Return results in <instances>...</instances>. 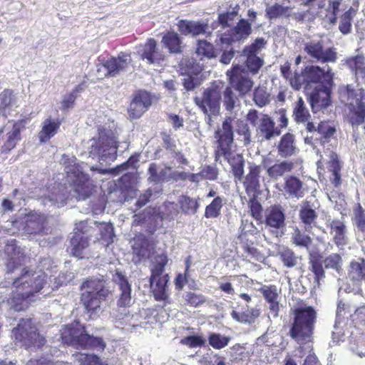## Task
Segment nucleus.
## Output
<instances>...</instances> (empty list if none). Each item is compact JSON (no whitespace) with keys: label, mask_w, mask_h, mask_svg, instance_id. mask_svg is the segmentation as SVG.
Wrapping results in <instances>:
<instances>
[{"label":"nucleus","mask_w":365,"mask_h":365,"mask_svg":"<svg viewBox=\"0 0 365 365\" xmlns=\"http://www.w3.org/2000/svg\"><path fill=\"white\" fill-rule=\"evenodd\" d=\"M46 284V274L41 272H30L24 269L19 277L14 280L11 296L8 304L14 311L24 310L34 294L39 292Z\"/></svg>","instance_id":"nucleus-1"},{"label":"nucleus","mask_w":365,"mask_h":365,"mask_svg":"<svg viewBox=\"0 0 365 365\" xmlns=\"http://www.w3.org/2000/svg\"><path fill=\"white\" fill-rule=\"evenodd\" d=\"M98 137H93L88 142L89 156L98 158L101 163L110 164L117 157V140L115 133L108 128L100 126Z\"/></svg>","instance_id":"nucleus-2"},{"label":"nucleus","mask_w":365,"mask_h":365,"mask_svg":"<svg viewBox=\"0 0 365 365\" xmlns=\"http://www.w3.org/2000/svg\"><path fill=\"white\" fill-rule=\"evenodd\" d=\"M84 290L81 301L91 317L96 316L101 311V306L106 299L110 292L106 287V281L101 278L93 277L87 279L81 286Z\"/></svg>","instance_id":"nucleus-3"},{"label":"nucleus","mask_w":365,"mask_h":365,"mask_svg":"<svg viewBox=\"0 0 365 365\" xmlns=\"http://www.w3.org/2000/svg\"><path fill=\"white\" fill-rule=\"evenodd\" d=\"M61 339L64 344L76 347L98 350L106 347L102 338L88 334L85 327L78 322L66 325L61 329Z\"/></svg>","instance_id":"nucleus-4"},{"label":"nucleus","mask_w":365,"mask_h":365,"mask_svg":"<svg viewBox=\"0 0 365 365\" xmlns=\"http://www.w3.org/2000/svg\"><path fill=\"white\" fill-rule=\"evenodd\" d=\"M340 100L348 110V116L351 125L362 124L365 120V90L348 85L341 90Z\"/></svg>","instance_id":"nucleus-5"},{"label":"nucleus","mask_w":365,"mask_h":365,"mask_svg":"<svg viewBox=\"0 0 365 365\" xmlns=\"http://www.w3.org/2000/svg\"><path fill=\"white\" fill-rule=\"evenodd\" d=\"M75 157L68 158L63 157L64 171L67 175L68 180L73 184V192L76 197L78 200H85L91 193L92 187L89 182V177L84 173L85 167L87 165L78 163Z\"/></svg>","instance_id":"nucleus-6"},{"label":"nucleus","mask_w":365,"mask_h":365,"mask_svg":"<svg viewBox=\"0 0 365 365\" xmlns=\"http://www.w3.org/2000/svg\"><path fill=\"white\" fill-rule=\"evenodd\" d=\"M112 280L118 292L117 305L119 308H123L122 312L118 311L116 314H114V317L117 321H122L123 323L135 326L132 323L134 315H130L129 312L125 309L133 304L131 284L125 273L118 269L112 274Z\"/></svg>","instance_id":"nucleus-7"},{"label":"nucleus","mask_w":365,"mask_h":365,"mask_svg":"<svg viewBox=\"0 0 365 365\" xmlns=\"http://www.w3.org/2000/svg\"><path fill=\"white\" fill-rule=\"evenodd\" d=\"M316 317V312L312 307L296 309L294 322L289 331L290 336L299 344L310 341Z\"/></svg>","instance_id":"nucleus-8"},{"label":"nucleus","mask_w":365,"mask_h":365,"mask_svg":"<svg viewBox=\"0 0 365 365\" xmlns=\"http://www.w3.org/2000/svg\"><path fill=\"white\" fill-rule=\"evenodd\" d=\"M316 317V312L312 307L296 309L294 322L289 331L290 336L299 344L310 341Z\"/></svg>","instance_id":"nucleus-9"},{"label":"nucleus","mask_w":365,"mask_h":365,"mask_svg":"<svg viewBox=\"0 0 365 365\" xmlns=\"http://www.w3.org/2000/svg\"><path fill=\"white\" fill-rule=\"evenodd\" d=\"M16 339L21 341L29 349L36 350L45 344V338L41 336L34 326L32 319H22L12 331Z\"/></svg>","instance_id":"nucleus-10"},{"label":"nucleus","mask_w":365,"mask_h":365,"mask_svg":"<svg viewBox=\"0 0 365 365\" xmlns=\"http://www.w3.org/2000/svg\"><path fill=\"white\" fill-rule=\"evenodd\" d=\"M233 118L227 117L222 125L215 131L214 137L216 140L215 157L227 155L229 151L232 150L234 142V131L232 125Z\"/></svg>","instance_id":"nucleus-11"},{"label":"nucleus","mask_w":365,"mask_h":365,"mask_svg":"<svg viewBox=\"0 0 365 365\" xmlns=\"http://www.w3.org/2000/svg\"><path fill=\"white\" fill-rule=\"evenodd\" d=\"M96 224L97 222L93 220H84L76 224L73 235L70 240V252L72 255L83 257V251L88 246L91 225Z\"/></svg>","instance_id":"nucleus-12"},{"label":"nucleus","mask_w":365,"mask_h":365,"mask_svg":"<svg viewBox=\"0 0 365 365\" xmlns=\"http://www.w3.org/2000/svg\"><path fill=\"white\" fill-rule=\"evenodd\" d=\"M226 74L232 87L242 96L248 93L253 87V81L250 77L248 72L241 65H233Z\"/></svg>","instance_id":"nucleus-13"},{"label":"nucleus","mask_w":365,"mask_h":365,"mask_svg":"<svg viewBox=\"0 0 365 365\" xmlns=\"http://www.w3.org/2000/svg\"><path fill=\"white\" fill-rule=\"evenodd\" d=\"M130 61V56L125 53H120L118 57H111L103 63L97 65L98 77H115L125 71Z\"/></svg>","instance_id":"nucleus-14"},{"label":"nucleus","mask_w":365,"mask_h":365,"mask_svg":"<svg viewBox=\"0 0 365 365\" xmlns=\"http://www.w3.org/2000/svg\"><path fill=\"white\" fill-rule=\"evenodd\" d=\"M221 98L220 91L210 87L203 91L201 97H195V103L205 114L216 115L220 112Z\"/></svg>","instance_id":"nucleus-15"},{"label":"nucleus","mask_w":365,"mask_h":365,"mask_svg":"<svg viewBox=\"0 0 365 365\" xmlns=\"http://www.w3.org/2000/svg\"><path fill=\"white\" fill-rule=\"evenodd\" d=\"M252 31L251 23L247 19H241L230 31L220 35V41L222 45L231 46L232 43L246 40Z\"/></svg>","instance_id":"nucleus-16"},{"label":"nucleus","mask_w":365,"mask_h":365,"mask_svg":"<svg viewBox=\"0 0 365 365\" xmlns=\"http://www.w3.org/2000/svg\"><path fill=\"white\" fill-rule=\"evenodd\" d=\"M304 51L318 62H335L337 53L334 48H324V43L321 41H311L304 44Z\"/></svg>","instance_id":"nucleus-17"},{"label":"nucleus","mask_w":365,"mask_h":365,"mask_svg":"<svg viewBox=\"0 0 365 365\" xmlns=\"http://www.w3.org/2000/svg\"><path fill=\"white\" fill-rule=\"evenodd\" d=\"M333 83L319 84L309 94V103L313 112L327 108L331 103V88Z\"/></svg>","instance_id":"nucleus-18"},{"label":"nucleus","mask_w":365,"mask_h":365,"mask_svg":"<svg viewBox=\"0 0 365 365\" xmlns=\"http://www.w3.org/2000/svg\"><path fill=\"white\" fill-rule=\"evenodd\" d=\"M150 95L146 91H138L135 94L128 108L129 117L132 119L139 118L151 106Z\"/></svg>","instance_id":"nucleus-19"},{"label":"nucleus","mask_w":365,"mask_h":365,"mask_svg":"<svg viewBox=\"0 0 365 365\" xmlns=\"http://www.w3.org/2000/svg\"><path fill=\"white\" fill-rule=\"evenodd\" d=\"M264 224L266 227L270 229H282L285 225L284 209L279 205L267 207L264 211Z\"/></svg>","instance_id":"nucleus-20"},{"label":"nucleus","mask_w":365,"mask_h":365,"mask_svg":"<svg viewBox=\"0 0 365 365\" xmlns=\"http://www.w3.org/2000/svg\"><path fill=\"white\" fill-rule=\"evenodd\" d=\"M304 70L310 88L313 84L317 86L319 84L333 83V75L329 68L325 71L317 66H307L304 68Z\"/></svg>","instance_id":"nucleus-21"},{"label":"nucleus","mask_w":365,"mask_h":365,"mask_svg":"<svg viewBox=\"0 0 365 365\" xmlns=\"http://www.w3.org/2000/svg\"><path fill=\"white\" fill-rule=\"evenodd\" d=\"M215 161L222 163V160H226L232 168V174L235 181H242L244 175L245 160L242 155L235 153L232 150L229 151L227 155L215 156Z\"/></svg>","instance_id":"nucleus-22"},{"label":"nucleus","mask_w":365,"mask_h":365,"mask_svg":"<svg viewBox=\"0 0 365 365\" xmlns=\"http://www.w3.org/2000/svg\"><path fill=\"white\" fill-rule=\"evenodd\" d=\"M327 225L330 228L333 242L337 247H344L348 243L347 229L343 220H327Z\"/></svg>","instance_id":"nucleus-23"},{"label":"nucleus","mask_w":365,"mask_h":365,"mask_svg":"<svg viewBox=\"0 0 365 365\" xmlns=\"http://www.w3.org/2000/svg\"><path fill=\"white\" fill-rule=\"evenodd\" d=\"M257 137L261 140H270L280 135V130L275 126L274 120L267 115H263L259 119L257 128Z\"/></svg>","instance_id":"nucleus-24"},{"label":"nucleus","mask_w":365,"mask_h":365,"mask_svg":"<svg viewBox=\"0 0 365 365\" xmlns=\"http://www.w3.org/2000/svg\"><path fill=\"white\" fill-rule=\"evenodd\" d=\"M141 58L149 64H161L165 61L163 52L157 47L155 39L149 38L141 51Z\"/></svg>","instance_id":"nucleus-25"},{"label":"nucleus","mask_w":365,"mask_h":365,"mask_svg":"<svg viewBox=\"0 0 365 365\" xmlns=\"http://www.w3.org/2000/svg\"><path fill=\"white\" fill-rule=\"evenodd\" d=\"M5 252L9 256L6 263L7 273L14 272L15 269L26 263V256L24 255L23 250L16 245H6Z\"/></svg>","instance_id":"nucleus-26"},{"label":"nucleus","mask_w":365,"mask_h":365,"mask_svg":"<svg viewBox=\"0 0 365 365\" xmlns=\"http://www.w3.org/2000/svg\"><path fill=\"white\" fill-rule=\"evenodd\" d=\"M293 118L297 123H306V129L309 133L315 130V125L309 120L311 115L304 101L300 97L294 103L293 109Z\"/></svg>","instance_id":"nucleus-27"},{"label":"nucleus","mask_w":365,"mask_h":365,"mask_svg":"<svg viewBox=\"0 0 365 365\" xmlns=\"http://www.w3.org/2000/svg\"><path fill=\"white\" fill-rule=\"evenodd\" d=\"M46 218L41 214H31L28 216L24 227V232L27 235H44L47 234L48 229L45 226Z\"/></svg>","instance_id":"nucleus-28"},{"label":"nucleus","mask_w":365,"mask_h":365,"mask_svg":"<svg viewBox=\"0 0 365 365\" xmlns=\"http://www.w3.org/2000/svg\"><path fill=\"white\" fill-rule=\"evenodd\" d=\"M258 292L263 295L264 299L269 304L271 314L274 317H277L279 311V295L277 287L274 285H262L258 289Z\"/></svg>","instance_id":"nucleus-29"},{"label":"nucleus","mask_w":365,"mask_h":365,"mask_svg":"<svg viewBox=\"0 0 365 365\" xmlns=\"http://www.w3.org/2000/svg\"><path fill=\"white\" fill-rule=\"evenodd\" d=\"M178 31L182 35L197 36L208 33V24L204 21L180 20L178 23Z\"/></svg>","instance_id":"nucleus-30"},{"label":"nucleus","mask_w":365,"mask_h":365,"mask_svg":"<svg viewBox=\"0 0 365 365\" xmlns=\"http://www.w3.org/2000/svg\"><path fill=\"white\" fill-rule=\"evenodd\" d=\"M261 168L259 165L252 164L249 167V173L245 176L243 185L247 195H255L259 187V174Z\"/></svg>","instance_id":"nucleus-31"},{"label":"nucleus","mask_w":365,"mask_h":365,"mask_svg":"<svg viewBox=\"0 0 365 365\" xmlns=\"http://www.w3.org/2000/svg\"><path fill=\"white\" fill-rule=\"evenodd\" d=\"M299 219L304 224L306 231H310L315 224L318 215L311 205L310 202L305 200L302 202L299 210Z\"/></svg>","instance_id":"nucleus-32"},{"label":"nucleus","mask_w":365,"mask_h":365,"mask_svg":"<svg viewBox=\"0 0 365 365\" xmlns=\"http://www.w3.org/2000/svg\"><path fill=\"white\" fill-rule=\"evenodd\" d=\"M169 277L168 274H164L162 277L158 279H150V287L157 301H165L168 298V282Z\"/></svg>","instance_id":"nucleus-33"},{"label":"nucleus","mask_w":365,"mask_h":365,"mask_svg":"<svg viewBox=\"0 0 365 365\" xmlns=\"http://www.w3.org/2000/svg\"><path fill=\"white\" fill-rule=\"evenodd\" d=\"M296 151L294 135L290 133L283 135L277 145L278 155L281 158H287L294 155Z\"/></svg>","instance_id":"nucleus-34"},{"label":"nucleus","mask_w":365,"mask_h":365,"mask_svg":"<svg viewBox=\"0 0 365 365\" xmlns=\"http://www.w3.org/2000/svg\"><path fill=\"white\" fill-rule=\"evenodd\" d=\"M134 260L135 262H140L145 260L150 257L151 246L149 242L145 238H137L134 240L133 245Z\"/></svg>","instance_id":"nucleus-35"},{"label":"nucleus","mask_w":365,"mask_h":365,"mask_svg":"<svg viewBox=\"0 0 365 365\" xmlns=\"http://www.w3.org/2000/svg\"><path fill=\"white\" fill-rule=\"evenodd\" d=\"M284 192L292 198H301L304 196L302 182L295 176H289L284 179Z\"/></svg>","instance_id":"nucleus-36"},{"label":"nucleus","mask_w":365,"mask_h":365,"mask_svg":"<svg viewBox=\"0 0 365 365\" xmlns=\"http://www.w3.org/2000/svg\"><path fill=\"white\" fill-rule=\"evenodd\" d=\"M328 168L331 173L330 180L334 187H339L341 183V164L339 160L338 155L335 153H331L329 155Z\"/></svg>","instance_id":"nucleus-37"},{"label":"nucleus","mask_w":365,"mask_h":365,"mask_svg":"<svg viewBox=\"0 0 365 365\" xmlns=\"http://www.w3.org/2000/svg\"><path fill=\"white\" fill-rule=\"evenodd\" d=\"M293 168L294 163L292 161L284 160L268 167L267 173L271 178L277 180L285 173L291 172Z\"/></svg>","instance_id":"nucleus-38"},{"label":"nucleus","mask_w":365,"mask_h":365,"mask_svg":"<svg viewBox=\"0 0 365 365\" xmlns=\"http://www.w3.org/2000/svg\"><path fill=\"white\" fill-rule=\"evenodd\" d=\"M259 314L260 311L257 308L247 309L242 312H238L235 310L231 312V317L233 319L246 324L254 323L256 319L259 317Z\"/></svg>","instance_id":"nucleus-39"},{"label":"nucleus","mask_w":365,"mask_h":365,"mask_svg":"<svg viewBox=\"0 0 365 365\" xmlns=\"http://www.w3.org/2000/svg\"><path fill=\"white\" fill-rule=\"evenodd\" d=\"M59 126V122L50 118L46 119L43 123L42 129L38 134L40 141L45 143L54 136Z\"/></svg>","instance_id":"nucleus-40"},{"label":"nucleus","mask_w":365,"mask_h":365,"mask_svg":"<svg viewBox=\"0 0 365 365\" xmlns=\"http://www.w3.org/2000/svg\"><path fill=\"white\" fill-rule=\"evenodd\" d=\"M162 43L170 53H180L182 51V41L179 35L173 31L165 34L162 39Z\"/></svg>","instance_id":"nucleus-41"},{"label":"nucleus","mask_w":365,"mask_h":365,"mask_svg":"<svg viewBox=\"0 0 365 365\" xmlns=\"http://www.w3.org/2000/svg\"><path fill=\"white\" fill-rule=\"evenodd\" d=\"M349 275L352 281H365V259L360 258L358 262L352 261L350 264Z\"/></svg>","instance_id":"nucleus-42"},{"label":"nucleus","mask_w":365,"mask_h":365,"mask_svg":"<svg viewBox=\"0 0 365 365\" xmlns=\"http://www.w3.org/2000/svg\"><path fill=\"white\" fill-rule=\"evenodd\" d=\"M278 255L284 266L292 268L297 265L299 257L292 249L282 247L279 250Z\"/></svg>","instance_id":"nucleus-43"},{"label":"nucleus","mask_w":365,"mask_h":365,"mask_svg":"<svg viewBox=\"0 0 365 365\" xmlns=\"http://www.w3.org/2000/svg\"><path fill=\"white\" fill-rule=\"evenodd\" d=\"M265 15L269 20L275 19L281 16H289L291 15V9L289 6L276 3L266 7Z\"/></svg>","instance_id":"nucleus-44"},{"label":"nucleus","mask_w":365,"mask_h":365,"mask_svg":"<svg viewBox=\"0 0 365 365\" xmlns=\"http://www.w3.org/2000/svg\"><path fill=\"white\" fill-rule=\"evenodd\" d=\"M291 242L297 247L309 250L312 240L309 235L295 227L291 235Z\"/></svg>","instance_id":"nucleus-45"},{"label":"nucleus","mask_w":365,"mask_h":365,"mask_svg":"<svg viewBox=\"0 0 365 365\" xmlns=\"http://www.w3.org/2000/svg\"><path fill=\"white\" fill-rule=\"evenodd\" d=\"M178 202L182 212L186 215H195L200 206L197 200L186 195L180 196Z\"/></svg>","instance_id":"nucleus-46"},{"label":"nucleus","mask_w":365,"mask_h":365,"mask_svg":"<svg viewBox=\"0 0 365 365\" xmlns=\"http://www.w3.org/2000/svg\"><path fill=\"white\" fill-rule=\"evenodd\" d=\"M270 93L265 86H259L253 91V101L257 106L262 108L270 103Z\"/></svg>","instance_id":"nucleus-47"},{"label":"nucleus","mask_w":365,"mask_h":365,"mask_svg":"<svg viewBox=\"0 0 365 365\" xmlns=\"http://www.w3.org/2000/svg\"><path fill=\"white\" fill-rule=\"evenodd\" d=\"M349 68L355 72L357 78L365 77V61L364 58L361 56L351 57L346 61Z\"/></svg>","instance_id":"nucleus-48"},{"label":"nucleus","mask_w":365,"mask_h":365,"mask_svg":"<svg viewBox=\"0 0 365 365\" xmlns=\"http://www.w3.org/2000/svg\"><path fill=\"white\" fill-rule=\"evenodd\" d=\"M313 132H316L319 135V137L317 139H319L322 143H324L329 141L330 138L335 133L336 130L329 122H321Z\"/></svg>","instance_id":"nucleus-49"},{"label":"nucleus","mask_w":365,"mask_h":365,"mask_svg":"<svg viewBox=\"0 0 365 365\" xmlns=\"http://www.w3.org/2000/svg\"><path fill=\"white\" fill-rule=\"evenodd\" d=\"M223 205V199L217 196L213 199L210 204L207 205L205 211V217L206 218H216L221 212V209Z\"/></svg>","instance_id":"nucleus-50"},{"label":"nucleus","mask_w":365,"mask_h":365,"mask_svg":"<svg viewBox=\"0 0 365 365\" xmlns=\"http://www.w3.org/2000/svg\"><path fill=\"white\" fill-rule=\"evenodd\" d=\"M352 221L359 231L365 233V210L359 203L353 209Z\"/></svg>","instance_id":"nucleus-51"},{"label":"nucleus","mask_w":365,"mask_h":365,"mask_svg":"<svg viewBox=\"0 0 365 365\" xmlns=\"http://www.w3.org/2000/svg\"><path fill=\"white\" fill-rule=\"evenodd\" d=\"M196 53L201 58L203 57L212 58L216 56L215 51L212 44L205 40L198 41L196 48Z\"/></svg>","instance_id":"nucleus-52"},{"label":"nucleus","mask_w":365,"mask_h":365,"mask_svg":"<svg viewBox=\"0 0 365 365\" xmlns=\"http://www.w3.org/2000/svg\"><path fill=\"white\" fill-rule=\"evenodd\" d=\"M231 340L230 336L219 333H210L208 336L209 344L215 349H221L227 346Z\"/></svg>","instance_id":"nucleus-53"},{"label":"nucleus","mask_w":365,"mask_h":365,"mask_svg":"<svg viewBox=\"0 0 365 365\" xmlns=\"http://www.w3.org/2000/svg\"><path fill=\"white\" fill-rule=\"evenodd\" d=\"M355 14L356 11L351 7L341 16L339 29L343 34H348L351 32V21Z\"/></svg>","instance_id":"nucleus-54"},{"label":"nucleus","mask_w":365,"mask_h":365,"mask_svg":"<svg viewBox=\"0 0 365 365\" xmlns=\"http://www.w3.org/2000/svg\"><path fill=\"white\" fill-rule=\"evenodd\" d=\"M246 57V66L248 70L253 74L257 73L264 64V60L257 55L243 53Z\"/></svg>","instance_id":"nucleus-55"},{"label":"nucleus","mask_w":365,"mask_h":365,"mask_svg":"<svg viewBox=\"0 0 365 365\" xmlns=\"http://www.w3.org/2000/svg\"><path fill=\"white\" fill-rule=\"evenodd\" d=\"M168 262L167 256L164 254L159 255L156 257V262L151 269V276L150 279H158L162 277L165 269V266Z\"/></svg>","instance_id":"nucleus-56"},{"label":"nucleus","mask_w":365,"mask_h":365,"mask_svg":"<svg viewBox=\"0 0 365 365\" xmlns=\"http://www.w3.org/2000/svg\"><path fill=\"white\" fill-rule=\"evenodd\" d=\"M289 82L292 88L296 91L300 90L302 87H304L305 90L310 88L306 78L304 68L301 71L300 73L295 72L294 76L290 78Z\"/></svg>","instance_id":"nucleus-57"},{"label":"nucleus","mask_w":365,"mask_h":365,"mask_svg":"<svg viewBox=\"0 0 365 365\" xmlns=\"http://www.w3.org/2000/svg\"><path fill=\"white\" fill-rule=\"evenodd\" d=\"M345 311V304L342 302L341 300L338 301L337 304V308L336 311V319L335 323L334 325V331H332V338L333 340L335 341L336 339L339 340L338 336L336 337V335L339 334V331H338L341 324L343 322L344 320V313Z\"/></svg>","instance_id":"nucleus-58"},{"label":"nucleus","mask_w":365,"mask_h":365,"mask_svg":"<svg viewBox=\"0 0 365 365\" xmlns=\"http://www.w3.org/2000/svg\"><path fill=\"white\" fill-rule=\"evenodd\" d=\"M68 198V192L63 187L61 190H59V193H51V195L46 198L44 200H48L51 205L57 207H61L66 204V200Z\"/></svg>","instance_id":"nucleus-59"},{"label":"nucleus","mask_w":365,"mask_h":365,"mask_svg":"<svg viewBox=\"0 0 365 365\" xmlns=\"http://www.w3.org/2000/svg\"><path fill=\"white\" fill-rule=\"evenodd\" d=\"M19 140H20V130L18 126L14 125L13 127L12 130L8 133L7 140L4 143L3 148L5 150L10 151L16 146V143Z\"/></svg>","instance_id":"nucleus-60"},{"label":"nucleus","mask_w":365,"mask_h":365,"mask_svg":"<svg viewBox=\"0 0 365 365\" xmlns=\"http://www.w3.org/2000/svg\"><path fill=\"white\" fill-rule=\"evenodd\" d=\"M237 98L231 88L227 87L223 93V104L225 109L232 113L236 107Z\"/></svg>","instance_id":"nucleus-61"},{"label":"nucleus","mask_w":365,"mask_h":365,"mask_svg":"<svg viewBox=\"0 0 365 365\" xmlns=\"http://www.w3.org/2000/svg\"><path fill=\"white\" fill-rule=\"evenodd\" d=\"M217 45L220 46L221 49L223 50L222 54L220 57V62L223 64H229L231 60L234 58L235 51L233 43L231 46L226 44H222L220 41V38L217 41Z\"/></svg>","instance_id":"nucleus-62"},{"label":"nucleus","mask_w":365,"mask_h":365,"mask_svg":"<svg viewBox=\"0 0 365 365\" xmlns=\"http://www.w3.org/2000/svg\"><path fill=\"white\" fill-rule=\"evenodd\" d=\"M267 42L263 38H256L253 43L244 48L243 53H250L253 55H258L259 52L265 47Z\"/></svg>","instance_id":"nucleus-63"},{"label":"nucleus","mask_w":365,"mask_h":365,"mask_svg":"<svg viewBox=\"0 0 365 365\" xmlns=\"http://www.w3.org/2000/svg\"><path fill=\"white\" fill-rule=\"evenodd\" d=\"M77 357L79 365H103L100 359L94 354H80Z\"/></svg>","instance_id":"nucleus-64"}]
</instances>
